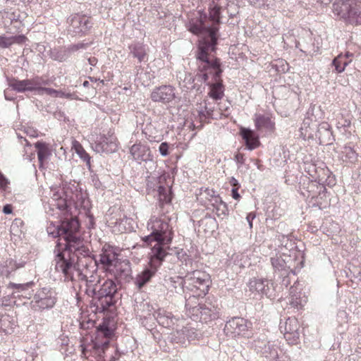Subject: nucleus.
Wrapping results in <instances>:
<instances>
[{"label": "nucleus", "mask_w": 361, "mask_h": 361, "mask_svg": "<svg viewBox=\"0 0 361 361\" xmlns=\"http://www.w3.org/2000/svg\"><path fill=\"white\" fill-rule=\"evenodd\" d=\"M90 307L95 312L103 313L102 320L96 324L94 336L86 335L81 340L82 353L85 357L92 355L101 358L109 347L110 340L114 336L116 329L117 316L115 295H87Z\"/></svg>", "instance_id": "1"}, {"label": "nucleus", "mask_w": 361, "mask_h": 361, "mask_svg": "<svg viewBox=\"0 0 361 361\" xmlns=\"http://www.w3.org/2000/svg\"><path fill=\"white\" fill-rule=\"evenodd\" d=\"M150 235L145 236L143 241L151 247L149 267L138 274L135 280L136 286L142 288L155 274L158 268L167 255V250L173 240L172 228L169 220L153 216L147 224Z\"/></svg>", "instance_id": "2"}, {"label": "nucleus", "mask_w": 361, "mask_h": 361, "mask_svg": "<svg viewBox=\"0 0 361 361\" xmlns=\"http://www.w3.org/2000/svg\"><path fill=\"white\" fill-rule=\"evenodd\" d=\"M209 44L202 45L197 59L201 61L199 68L203 73V79L207 81L210 75H212L214 82L208 83V96L215 101L221 99L224 96L225 87L221 78L222 70L219 59L214 56H208Z\"/></svg>", "instance_id": "3"}, {"label": "nucleus", "mask_w": 361, "mask_h": 361, "mask_svg": "<svg viewBox=\"0 0 361 361\" xmlns=\"http://www.w3.org/2000/svg\"><path fill=\"white\" fill-rule=\"evenodd\" d=\"M51 205L59 209L65 219L76 218L81 209H87L89 201L82 193L75 191L58 190L54 192L51 199Z\"/></svg>", "instance_id": "4"}, {"label": "nucleus", "mask_w": 361, "mask_h": 361, "mask_svg": "<svg viewBox=\"0 0 361 361\" xmlns=\"http://www.w3.org/2000/svg\"><path fill=\"white\" fill-rule=\"evenodd\" d=\"M79 226L78 219L72 218L70 220L63 221L59 226L51 223L47 226V232L54 238H63L70 248L75 247L80 242V238L78 236Z\"/></svg>", "instance_id": "5"}, {"label": "nucleus", "mask_w": 361, "mask_h": 361, "mask_svg": "<svg viewBox=\"0 0 361 361\" xmlns=\"http://www.w3.org/2000/svg\"><path fill=\"white\" fill-rule=\"evenodd\" d=\"M332 11L349 24L361 25V0H336Z\"/></svg>", "instance_id": "6"}, {"label": "nucleus", "mask_w": 361, "mask_h": 361, "mask_svg": "<svg viewBox=\"0 0 361 361\" xmlns=\"http://www.w3.org/2000/svg\"><path fill=\"white\" fill-rule=\"evenodd\" d=\"M197 200L207 209H212L218 217H224L228 214L227 204L212 188H201L197 195Z\"/></svg>", "instance_id": "7"}, {"label": "nucleus", "mask_w": 361, "mask_h": 361, "mask_svg": "<svg viewBox=\"0 0 361 361\" xmlns=\"http://www.w3.org/2000/svg\"><path fill=\"white\" fill-rule=\"evenodd\" d=\"M212 285L210 275L204 271L195 270L188 273L182 283L183 292H197L207 293Z\"/></svg>", "instance_id": "8"}, {"label": "nucleus", "mask_w": 361, "mask_h": 361, "mask_svg": "<svg viewBox=\"0 0 361 361\" xmlns=\"http://www.w3.org/2000/svg\"><path fill=\"white\" fill-rule=\"evenodd\" d=\"M206 18V16H204L203 17L201 16L200 18L196 20H192L190 22V28L189 30L195 34L199 35L202 33L204 31H206L209 34V39L206 40L204 39L202 41H200V45H199V52L198 54L200 52V47L202 45H206L209 44L210 48L208 50V56H214V55L211 54V52L214 51L215 45L216 44V32L218 30L217 27H207L204 23L203 19Z\"/></svg>", "instance_id": "9"}, {"label": "nucleus", "mask_w": 361, "mask_h": 361, "mask_svg": "<svg viewBox=\"0 0 361 361\" xmlns=\"http://www.w3.org/2000/svg\"><path fill=\"white\" fill-rule=\"evenodd\" d=\"M119 145L114 133L109 131L106 135H100L94 143V150L99 153L111 154L117 151Z\"/></svg>", "instance_id": "10"}, {"label": "nucleus", "mask_w": 361, "mask_h": 361, "mask_svg": "<svg viewBox=\"0 0 361 361\" xmlns=\"http://www.w3.org/2000/svg\"><path fill=\"white\" fill-rule=\"evenodd\" d=\"M176 97V88L171 85H161L154 88L150 94V98L154 102L168 104Z\"/></svg>", "instance_id": "11"}, {"label": "nucleus", "mask_w": 361, "mask_h": 361, "mask_svg": "<svg viewBox=\"0 0 361 361\" xmlns=\"http://www.w3.org/2000/svg\"><path fill=\"white\" fill-rule=\"evenodd\" d=\"M118 261V253L116 248L109 244H105L99 255V262L106 271H111Z\"/></svg>", "instance_id": "12"}, {"label": "nucleus", "mask_w": 361, "mask_h": 361, "mask_svg": "<svg viewBox=\"0 0 361 361\" xmlns=\"http://www.w3.org/2000/svg\"><path fill=\"white\" fill-rule=\"evenodd\" d=\"M192 311L193 312V320L197 319V312L200 313V321L202 322L207 323L212 320H214L219 317V308L212 305H200L199 307H192Z\"/></svg>", "instance_id": "13"}, {"label": "nucleus", "mask_w": 361, "mask_h": 361, "mask_svg": "<svg viewBox=\"0 0 361 361\" xmlns=\"http://www.w3.org/2000/svg\"><path fill=\"white\" fill-rule=\"evenodd\" d=\"M251 328L252 323L242 317L233 318L226 323L225 326L226 330H231L232 334L238 336H245Z\"/></svg>", "instance_id": "14"}, {"label": "nucleus", "mask_w": 361, "mask_h": 361, "mask_svg": "<svg viewBox=\"0 0 361 361\" xmlns=\"http://www.w3.org/2000/svg\"><path fill=\"white\" fill-rule=\"evenodd\" d=\"M300 324L295 317H288L285 322L283 334L285 338L290 344H295L299 339Z\"/></svg>", "instance_id": "15"}, {"label": "nucleus", "mask_w": 361, "mask_h": 361, "mask_svg": "<svg viewBox=\"0 0 361 361\" xmlns=\"http://www.w3.org/2000/svg\"><path fill=\"white\" fill-rule=\"evenodd\" d=\"M8 84L14 90L19 92H23L25 91L36 90L37 86L41 85V82L38 78L23 80L12 78L9 80Z\"/></svg>", "instance_id": "16"}, {"label": "nucleus", "mask_w": 361, "mask_h": 361, "mask_svg": "<svg viewBox=\"0 0 361 361\" xmlns=\"http://www.w3.org/2000/svg\"><path fill=\"white\" fill-rule=\"evenodd\" d=\"M130 153L133 159L137 161H147L152 159L149 147L141 142L133 145L130 148Z\"/></svg>", "instance_id": "17"}, {"label": "nucleus", "mask_w": 361, "mask_h": 361, "mask_svg": "<svg viewBox=\"0 0 361 361\" xmlns=\"http://www.w3.org/2000/svg\"><path fill=\"white\" fill-rule=\"evenodd\" d=\"M254 123L257 130L265 129L274 132L275 130V122L271 114H255Z\"/></svg>", "instance_id": "18"}, {"label": "nucleus", "mask_w": 361, "mask_h": 361, "mask_svg": "<svg viewBox=\"0 0 361 361\" xmlns=\"http://www.w3.org/2000/svg\"><path fill=\"white\" fill-rule=\"evenodd\" d=\"M240 135L245 142L246 147L252 150L260 145L259 136L252 130L246 128L240 129Z\"/></svg>", "instance_id": "19"}, {"label": "nucleus", "mask_w": 361, "mask_h": 361, "mask_svg": "<svg viewBox=\"0 0 361 361\" xmlns=\"http://www.w3.org/2000/svg\"><path fill=\"white\" fill-rule=\"evenodd\" d=\"M249 291L255 293H266L269 290V282L267 280L260 279H252L250 281Z\"/></svg>", "instance_id": "20"}, {"label": "nucleus", "mask_w": 361, "mask_h": 361, "mask_svg": "<svg viewBox=\"0 0 361 361\" xmlns=\"http://www.w3.org/2000/svg\"><path fill=\"white\" fill-rule=\"evenodd\" d=\"M35 147L37 150V157L39 163V168L42 167L44 163L51 155V149L48 144L44 142H37Z\"/></svg>", "instance_id": "21"}, {"label": "nucleus", "mask_w": 361, "mask_h": 361, "mask_svg": "<svg viewBox=\"0 0 361 361\" xmlns=\"http://www.w3.org/2000/svg\"><path fill=\"white\" fill-rule=\"evenodd\" d=\"M27 40V38L24 35H19L12 37H6L4 35L0 36V47L1 48H8L10 46L18 44H23L25 43Z\"/></svg>", "instance_id": "22"}, {"label": "nucleus", "mask_w": 361, "mask_h": 361, "mask_svg": "<svg viewBox=\"0 0 361 361\" xmlns=\"http://www.w3.org/2000/svg\"><path fill=\"white\" fill-rule=\"evenodd\" d=\"M130 54L134 58L137 59L139 62L147 61L148 59L147 52L145 45L141 43H135L128 47Z\"/></svg>", "instance_id": "23"}, {"label": "nucleus", "mask_w": 361, "mask_h": 361, "mask_svg": "<svg viewBox=\"0 0 361 361\" xmlns=\"http://www.w3.org/2000/svg\"><path fill=\"white\" fill-rule=\"evenodd\" d=\"M55 303V298L51 295H46L44 298H40L39 295H35L34 300L32 301V307L35 309H45L53 307Z\"/></svg>", "instance_id": "24"}, {"label": "nucleus", "mask_w": 361, "mask_h": 361, "mask_svg": "<svg viewBox=\"0 0 361 361\" xmlns=\"http://www.w3.org/2000/svg\"><path fill=\"white\" fill-rule=\"evenodd\" d=\"M71 24L73 27H80V32H86L90 24V20L85 16L75 15L71 20Z\"/></svg>", "instance_id": "25"}, {"label": "nucleus", "mask_w": 361, "mask_h": 361, "mask_svg": "<svg viewBox=\"0 0 361 361\" xmlns=\"http://www.w3.org/2000/svg\"><path fill=\"white\" fill-rule=\"evenodd\" d=\"M71 148L75 152V153L80 157L81 159L87 163V165L90 166L91 157L79 141L74 140L72 142Z\"/></svg>", "instance_id": "26"}, {"label": "nucleus", "mask_w": 361, "mask_h": 361, "mask_svg": "<svg viewBox=\"0 0 361 361\" xmlns=\"http://www.w3.org/2000/svg\"><path fill=\"white\" fill-rule=\"evenodd\" d=\"M17 269L18 266L16 261L11 258L6 259L0 264V274L5 276H8L12 271Z\"/></svg>", "instance_id": "27"}, {"label": "nucleus", "mask_w": 361, "mask_h": 361, "mask_svg": "<svg viewBox=\"0 0 361 361\" xmlns=\"http://www.w3.org/2000/svg\"><path fill=\"white\" fill-rule=\"evenodd\" d=\"M221 7L215 4L213 1L209 6V20L212 22V27H216L220 23V11Z\"/></svg>", "instance_id": "28"}, {"label": "nucleus", "mask_w": 361, "mask_h": 361, "mask_svg": "<svg viewBox=\"0 0 361 361\" xmlns=\"http://www.w3.org/2000/svg\"><path fill=\"white\" fill-rule=\"evenodd\" d=\"M352 62V59H346L342 54H338L332 61L333 66L337 73L343 72L346 66Z\"/></svg>", "instance_id": "29"}, {"label": "nucleus", "mask_w": 361, "mask_h": 361, "mask_svg": "<svg viewBox=\"0 0 361 361\" xmlns=\"http://www.w3.org/2000/svg\"><path fill=\"white\" fill-rule=\"evenodd\" d=\"M203 104V106L200 107V109L198 110L200 119H205L212 116L214 111V106H210L209 102H208L207 99L204 100Z\"/></svg>", "instance_id": "30"}, {"label": "nucleus", "mask_w": 361, "mask_h": 361, "mask_svg": "<svg viewBox=\"0 0 361 361\" xmlns=\"http://www.w3.org/2000/svg\"><path fill=\"white\" fill-rule=\"evenodd\" d=\"M159 199L160 203L163 205L164 204H169L171 201V189H168L164 186H159L158 189Z\"/></svg>", "instance_id": "31"}, {"label": "nucleus", "mask_w": 361, "mask_h": 361, "mask_svg": "<svg viewBox=\"0 0 361 361\" xmlns=\"http://www.w3.org/2000/svg\"><path fill=\"white\" fill-rule=\"evenodd\" d=\"M37 90L54 97H68L70 96L69 94H66L61 90H56L53 88L39 87V86H37Z\"/></svg>", "instance_id": "32"}, {"label": "nucleus", "mask_w": 361, "mask_h": 361, "mask_svg": "<svg viewBox=\"0 0 361 361\" xmlns=\"http://www.w3.org/2000/svg\"><path fill=\"white\" fill-rule=\"evenodd\" d=\"M99 293H116L117 288L114 281L108 279L104 282L99 290Z\"/></svg>", "instance_id": "33"}, {"label": "nucleus", "mask_w": 361, "mask_h": 361, "mask_svg": "<svg viewBox=\"0 0 361 361\" xmlns=\"http://www.w3.org/2000/svg\"><path fill=\"white\" fill-rule=\"evenodd\" d=\"M312 123V118L310 116L305 117L302 123L300 128L301 136L305 139L307 137H310L311 135L309 133V128Z\"/></svg>", "instance_id": "34"}, {"label": "nucleus", "mask_w": 361, "mask_h": 361, "mask_svg": "<svg viewBox=\"0 0 361 361\" xmlns=\"http://www.w3.org/2000/svg\"><path fill=\"white\" fill-rule=\"evenodd\" d=\"M71 264L64 259L63 257L60 258L59 262L56 265V269L59 271H62L65 275L68 274V269Z\"/></svg>", "instance_id": "35"}, {"label": "nucleus", "mask_w": 361, "mask_h": 361, "mask_svg": "<svg viewBox=\"0 0 361 361\" xmlns=\"http://www.w3.org/2000/svg\"><path fill=\"white\" fill-rule=\"evenodd\" d=\"M170 145L168 142H161L159 147V151L163 157H166L169 154Z\"/></svg>", "instance_id": "36"}, {"label": "nucleus", "mask_w": 361, "mask_h": 361, "mask_svg": "<svg viewBox=\"0 0 361 361\" xmlns=\"http://www.w3.org/2000/svg\"><path fill=\"white\" fill-rule=\"evenodd\" d=\"M33 286V283H13L12 286L15 288L18 291H25L27 290L29 288H31Z\"/></svg>", "instance_id": "37"}, {"label": "nucleus", "mask_w": 361, "mask_h": 361, "mask_svg": "<svg viewBox=\"0 0 361 361\" xmlns=\"http://www.w3.org/2000/svg\"><path fill=\"white\" fill-rule=\"evenodd\" d=\"M87 47V44L82 43V42L78 43V44H72V45L69 46L68 47V51L69 52H75V51H78L79 49H85Z\"/></svg>", "instance_id": "38"}, {"label": "nucleus", "mask_w": 361, "mask_h": 361, "mask_svg": "<svg viewBox=\"0 0 361 361\" xmlns=\"http://www.w3.org/2000/svg\"><path fill=\"white\" fill-rule=\"evenodd\" d=\"M8 184V180L6 177L0 172V188L6 189L7 185Z\"/></svg>", "instance_id": "39"}, {"label": "nucleus", "mask_w": 361, "mask_h": 361, "mask_svg": "<svg viewBox=\"0 0 361 361\" xmlns=\"http://www.w3.org/2000/svg\"><path fill=\"white\" fill-rule=\"evenodd\" d=\"M235 161L238 163V164H244L245 162V157H244V154H242V153H237L235 155Z\"/></svg>", "instance_id": "40"}, {"label": "nucleus", "mask_w": 361, "mask_h": 361, "mask_svg": "<svg viewBox=\"0 0 361 361\" xmlns=\"http://www.w3.org/2000/svg\"><path fill=\"white\" fill-rule=\"evenodd\" d=\"M240 186H238V187H233V189H232V197L235 199V200H239L240 199V194L238 193V189H239Z\"/></svg>", "instance_id": "41"}, {"label": "nucleus", "mask_w": 361, "mask_h": 361, "mask_svg": "<svg viewBox=\"0 0 361 361\" xmlns=\"http://www.w3.org/2000/svg\"><path fill=\"white\" fill-rule=\"evenodd\" d=\"M255 218V214L253 212H250L247 214L246 216V219L249 223L250 228H252V221Z\"/></svg>", "instance_id": "42"}, {"label": "nucleus", "mask_w": 361, "mask_h": 361, "mask_svg": "<svg viewBox=\"0 0 361 361\" xmlns=\"http://www.w3.org/2000/svg\"><path fill=\"white\" fill-rule=\"evenodd\" d=\"M331 128V126L329 123L327 122H322L319 125V130H318V132H319V130L321 129H323V130H325L326 131H329Z\"/></svg>", "instance_id": "43"}, {"label": "nucleus", "mask_w": 361, "mask_h": 361, "mask_svg": "<svg viewBox=\"0 0 361 361\" xmlns=\"http://www.w3.org/2000/svg\"><path fill=\"white\" fill-rule=\"evenodd\" d=\"M13 207L11 204H6L3 208V212L5 214H11L12 213Z\"/></svg>", "instance_id": "44"}, {"label": "nucleus", "mask_w": 361, "mask_h": 361, "mask_svg": "<svg viewBox=\"0 0 361 361\" xmlns=\"http://www.w3.org/2000/svg\"><path fill=\"white\" fill-rule=\"evenodd\" d=\"M89 63L91 66H94L97 63V59L94 56L88 59Z\"/></svg>", "instance_id": "45"}, {"label": "nucleus", "mask_w": 361, "mask_h": 361, "mask_svg": "<svg viewBox=\"0 0 361 361\" xmlns=\"http://www.w3.org/2000/svg\"><path fill=\"white\" fill-rule=\"evenodd\" d=\"M230 183L233 185V187L240 186L238 183V180L235 178H233V177L231 178Z\"/></svg>", "instance_id": "46"}, {"label": "nucleus", "mask_w": 361, "mask_h": 361, "mask_svg": "<svg viewBox=\"0 0 361 361\" xmlns=\"http://www.w3.org/2000/svg\"><path fill=\"white\" fill-rule=\"evenodd\" d=\"M345 56V59H352V57L353 56V54L350 53V51H346L345 54L343 55Z\"/></svg>", "instance_id": "47"}, {"label": "nucleus", "mask_w": 361, "mask_h": 361, "mask_svg": "<svg viewBox=\"0 0 361 361\" xmlns=\"http://www.w3.org/2000/svg\"><path fill=\"white\" fill-rule=\"evenodd\" d=\"M164 317L162 316H159L157 319H158V322L159 324H162V325H164L165 324V322L164 321Z\"/></svg>", "instance_id": "48"}, {"label": "nucleus", "mask_w": 361, "mask_h": 361, "mask_svg": "<svg viewBox=\"0 0 361 361\" xmlns=\"http://www.w3.org/2000/svg\"><path fill=\"white\" fill-rule=\"evenodd\" d=\"M317 1L320 2L321 4H329L331 0H317Z\"/></svg>", "instance_id": "49"}, {"label": "nucleus", "mask_w": 361, "mask_h": 361, "mask_svg": "<svg viewBox=\"0 0 361 361\" xmlns=\"http://www.w3.org/2000/svg\"><path fill=\"white\" fill-rule=\"evenodd\" d=\"M88 85H89V82L88 81H85L83 82V86L84 87H88Z\"/></svg>", "instance_id": "50"}, {"label": "nucleus", "mask_w": 361, "mask_h": 361, "mask_svg": "<svg viewBox=\"0 0 361 361\" xmlns=\"http://www.w3.org/2000/svg\"><path fill=\"white\" fill-rule=\"evenodd\" d=\"M166 324L167 325H169V321H168V320L166 321Z\"/></svg>", "instance_id": "51"}, {"label": "nucleus", "mask_w": 361, "mask_h": 361, "mask_svg": "<svg viewBox=\"0 0 361 361\" xmlns=\"http://www.w3.org/2000/svg\"><path fill=\"white\" fill-rule=\"evenodd\" d=\"M219 110L223 111L221 106H219Z\"/></svg>", "instance_id": "52"}]
</instances>
